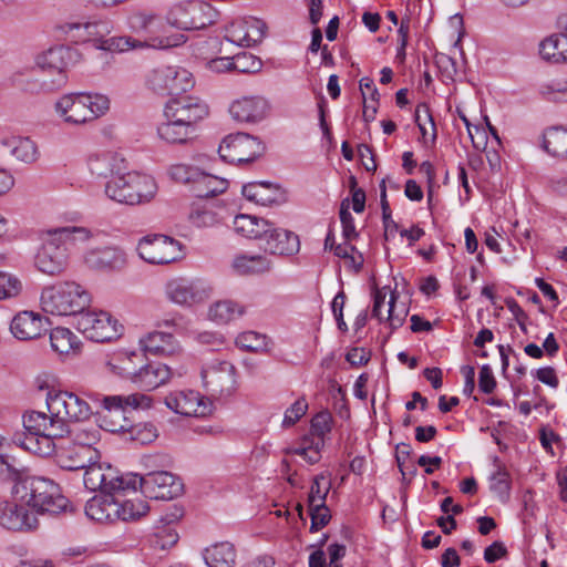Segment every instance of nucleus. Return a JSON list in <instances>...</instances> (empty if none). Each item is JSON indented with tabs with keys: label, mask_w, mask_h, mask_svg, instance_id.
I'll return each mask as SVG.
<instances>
[{
	"label": "nucleus",
	"mask_w": 567,
	"mask_h": 567,
	"mask_svg": "<svg viewBox=\"0 0 567 567\" xmlns=\"http://www.w3.org/2000/svg\"><path fill=\"white\" fill-rule=\"evenodd\" d=\"M49 415L31 411L23 416L25 435L51 434L52 436L70 433V422H80L90 417L91 408L72 392L59 391L47 399Z\"/></svg>",
	"instance_id": "f257e3e1"
},
{
	"label": "nucleus",
	"mask_w": 567,
	"mask_h": 567,
	"mask_svg": "<svg viewBox=\"0 0 567 567\" xmlns=\"http://www.w3.org/2000/svg\"><path fill=\"white\" fill-rule=\"evenodd\" d=\"M21 445L27 451L41 457L54 455L56 463L63 470H83L91 463L100 460L97 450H87L71 443L65 434L52 436L51 434L24 435Z\"/></svg>",
	"instance_id": "f03ea898"
},
{
	"label": "nucleus",
	"mask_w": 567,
	"mask_h": 567,
	"mask_svg": "<svg viewBox=\"0 0 567 567\" xmlns=\"http://www.w3.org/2000/svg\"><path fill=\"white\" fill-rule=\"evenodd\" d=\"M150 398L133 393L128 395H104L101 400L106 417H115L117 422L111 421L107 431L127 433L132 441L142 445L153 442L157 437V430L152 423L132 424L127 414L140 406H150Z\"/></svg>",
	"instance_id": "7ed1b4c3"
},
{
	"label": "nucleus",
	"mask_w": 567,
	"mask_h": 567,
	"mask_svg": "<svg viewBox=\"0 0 567 567\" xmlns=\"http://www.w3.org/2000/svg\"><path fill=\"white\" fill-rule=\"evenodd\" d=\"M17 501L38 513L58 515L72 511L59 484L42 476H25L12 488Z\"/></svg>",
	"instance_id": "20e7f679"
},
{
	"label": "nucleus",
	"mask_w": 567,
	"mask_h": 567,
	"mask_svg": "<svg viewBox=\"0 0 567 567\" xmlns=\"http://www.w3.org/2000/svg\"><path fill=\"white\" fill-rule=\"evenodd\" d=\"M87 238L89 230L83 227H60L42 231V246L34 258L35 267L49 276L61 275L68 267L65 240Z\"/></svg>",
	"instance_id": "39448f33"
},
{
	"label": "nucleus",
	"mask_w": 567,
	"mask_h": 567,
	"mask_svg": "<svg viewBox=\"0 0 567 567\" xmlns=\"http://www.w3.org/2000/svg\"><path fill=\"white\" fill-rule=\"evenodd\" d=\"M89 305V292L74 281L45 287L41 293L43 311L54 316H80Z\"/></svg>",
	"instance_id": "423d86ee"
},
{
	"label": "nucleus",
	"mask_w": 567,
	"mask_h": 567,
	"mask_svg": "<svg viewBox=\"0 0 567 567\" xmlns=\"http://www.w3.org/2000/svg\"><path fill=\"white\" fill-rule=\"evenodd\" d=\"M156 190V183L151 176L136 172L113 176L105 185L107 197L125 205L148 203L154 198Z\"/></svg>",
	"instance_id": "0eeeda50"
},
{
	"label": "nucleus",
	"mask_w": 567,
	"mask_h": 567,
	"mask_svg": "<svg viewBox=\"0 0 567 567\" xmlns=\"http://www.w3.org/2000/svg\"><path fill=\"white\" fill-rule=\"evenodd\" d=\"M110 109V100L102 94L70 93L63 95L55 110L64 122L73 125L91 122Z\"/></svg>",
	"instance_id": "6e6552de"
},
{
	"label": "nucleus",
	"mask_w": 567,
	"mask_h": 567,
	"mask_svg": "<svg viewBox=\"0 0 567 567\" xmlns=\"http://www.w3.org/2000/svg\"><path fill=\"white\" fill-rule=\"evenodd\" d=\"M216 11L202 0H188L174 4L167 13V22L179 30H200L215 22Z\"/></svg>",
	"instance_id": "1a4fd4ad"
},
{
	"label": "nucleus",
	"mask_w": 567,
	"mask_h": 567,
	"mask_svg": "<svg viewBox=\"0 0 567 567\" xmlns=\"http://www.w3.org/2000/svg\"><path fill=\"white\" fill-rule=\"evenodd\" d=\"M146 83L155 93L175 97L193 89L194 78L184 68L161 64L150 72Z\"/></svg>",
	"instance_id": "9d476101"
},
{
	"label": "nucleus",
	"mask_w": 567,
	"mask_h": 567,
	"mask_svg": "<svg viewBox=\"0 0 567 567\" xmlns=\"http://www.w3.org/2000/svg\"><path fill=\"white\" fill-rule=\"evenodd\" d=\"M265 150V144L258 137L247 133H236L223 140L218 153L227 163L245 164L259 158Z\"/></svg>",
	"instance_id": "9b49d317"
},
{
	"label": "nucleus",
	"mask_w": 567,
	"mask_h": 567,
	"mask_svg": "<svg viewBox=\"0 0 567 567\" xmlns=\"http://www.w3.org/2000/svg\"><path fill=\"white\" fill-rule=\"evenodd\" d=\"M137 252L148 264L166 265L182 258V244L165 235L143 237L137 245Z\"/></svg>",
	"instance_id": "f8f14e48"
},
{
	"label": "nucleus",
	"mask_w": 567,
	"mask_h": 567,
	"mask_svg": "<svg viewBox=\"0 0 567 567\" xmlns=\"http://www.w3.org/2000/svg\"><path fill=\"white\" fill-rule=\"evenodd\" d=\"M76 328L90 340L109 342L121 336L122 326L109 312H82L76 321Z\"/></svg>",
	"instance_id": "ddd939ff"
},
{
	"label": "nucleus",
	"mask_w": 567,
	"mask_h": 567,
	"mask_svg": "<svg viewBox=\"0 0 567 567\" xmlns=\"http://www.w3.org/2000/svg\"><path fill=\"white\" fill-rule=\"evenodd\" d=\"M76 56V50L64 45L51 48L38 55L37 66L53 75L49 81V87L56 90L65 83L66 70L75 61Z\"/></svg>",
	"instance_id": "4468645a"
},
{
	"label": "nucleus",
	"mask_w": 567,
	"mask_h": 567,
	"mask_svg": "<svg viewBox=\"0 0 567 567\" xmlns=\"http://www.w3.org/2000/svg\"><path fill=\"white\" fill-rule=\"evenodd\" d=\"M140 488L146 497L167 501L181 496L184 485L173 473L155 471L140 477Z\"/></svg>",
	"instance_id": "2eb2a0df"
},
{
	"label": "nucleus",
	"mask_w": 567,
	"mask_h": 567,
	"mask_svg": "<svg viewBox=\"0 0 567 567\" xmlns=\"http://www.w3.org/2000/svg\"><path fill=\"white\" fill-rule=\"evenodd\" d=\"M164 113L166 118H176L195 128L198 122L208 116L209 107L200 97L183 93L166 103Z\"/></svg>",
	"instance_id": "dca6fc26"
},
{
	"label": "nucleus",
	"mask_w": 567,
	"mask_h": 567,
	"mask_svg": "<svg viewBox=\"0 0 567 567\" xmlns=\"http://www.w3.org/2000/svg\"><path fill=\"white\" fill-rule=\"evenodd\" d=\"M166 406L184 416L204 417L212 413L213 403L196 391L172 392L165 398Z\"/></svg>",
	"instance_id": "f3484780"
},
{
	"label": "nucleus",
	"mask_w": 567,
	"mask_h": 567,
	"mask_svg": "<svg viewBox=\"0 0 567 567\" xmlns=\"http://www.w3.org/2000/svg\"><path fill=\"white\" fill-rule=\"evenodd\" d=\"M118 368L120 374L130 378L133 383L145 391L154 390L165 384L172 377L171 368L161 362H148L138 370H131L124 365H113Z\"/></svg>",
	"instance_id": "a211bd4d"
},
{
	"label": "nucleus",
	"mask_w": 567,
	"mask_h": 567,
	"mask_svg": "<svg viewBox=\"0 0 567 567\" xmlns=\"http://www.w3.org/2000/svg\"><path fill=\"white\" fill-rule=\"evenodd\" d=\"M167 298L179 306L192 307L209 298V289L198 281L177 278L168 281L165 287Z\"/></svg>",
	"instance_id": "6ab92c4d"
},
{
	"label": "nucleus",
	"mask_w": 567,
	"mask_h": 567,
	"mask_svg": "<svg viewBox=\"0 0 567 567\" xmlns=\"http://www.w3.org/2000/svg\"><path fill=\"white\" fill-rule=\"evenodd\" d=\"M261 243L264 251L271 255L292 256L300 249L298 235L290 230L276 227L272 223H269V227Z\"/></svg>",
	"instance_id": "aec40b11"
},
{
	"label": "nucleus",
	"mask_w": 567,
	"mask_h": 567,
	"mask_svg": "<svg viewBox=\"0 0 567 567\" xmlns=\"http://www.w3.org/2000/svg\"><path fill=\"white\" fill-rule=\"evenodd\" d=\"M83 484L91 492L100 491L101 494L113 492L114 486H120L116 471L110 466H104L99 461L85 466Z\"/></svg>",
	"instance_id": "412c9836"
},
{
	"label": "nucleus",
	"mask_w": 567,
	"mask_h": 567,
	"mask_svg": "<svg viewBox=\"0 0 567 567\" xmlns=\"http://www.w3.org/2000/svg\"><path fill=\"white\" fill-rule=\"evenodd\" d=\"M268 109V103L264 97L245 96L231 103L229 113L237 122L257 123L266 117Z\"/></svg>",
	"instance_id": "4be33fe9"
},
{
	"label": "nucleus",
	"mask_w": 567,
	"mask_h": 567,
	"mask_svg": "<svg viewBox=\"0 0 567 567\" xmlns=\"http://www.w3.org/2000/svg\"><path fill=\"white\" fill-rule=\"evenodd\" d=\"M118 496L107 492L95 495L85 505V514L99 523H114L120 520Z\"/></svg>",
	"instance_id": "5701e85b"
},
{
	"label": "nucleus",
	"mask_w": 567,
	"mask_h": 567,
	"mask_svg": "<svg viewBox=\"0 0 567 567\" xmlns=\"http://www.w3.org/2000/svg\"><path fill=\"white\" fill-rule=\"evenodd\" d=\"M86 266L99 271L121 270L126 265V255L115 247L92 249L84 256Z\"/></svg>",
	"instance_id": "b1692460"
},
{
	"label": "nucleus",
	"mask_w": 567,
	"mask_h": 567,
	"mask_svg": "<svg viewBox=\"0 0 567 567\" xmlns=\"http://www.w3.org/2000/svg\"><path fill=\"white\" fill-rule=\"evenodd\" d=\"M37 518L22 504L13 502L0 503V525L9 530L31 529Z\"/></svg>",
	"instance_id": "393cba45"
},
{
	"label": "nucleus",
	"mask_w": 567,
	"mask_h": 567,
	"mask_svg": "<svg viewBox=\"0 0 567 567\" xmlns=\"http://www.w3.org/2000/svg\"><path fill=\"white\" fill-rule=\"evenodd\" d=\"M241 194L258 205L270 206L286 200L285 192L270 182H251L243 186Z\"/></svg>",
	"instance_id": "a878e982"
},
{
	"label": "nucleus",
	"mask_w": 567,
	"mask_h": 567,
	"mask_svg": "<svg viewBox=\"0 0 567 567\" xmlns=\"http://www.w3.org/2000/svg\"><path fill=\"white\" fill-rule=\"evenodd\" d=\"M12 334L19 340H32L41 337L47 328L43 318L32 311H22L10 323Z\"/></svg>",
	"instance_id": "bb28decb"
},
{
	"label": "nucleus",
	"mask_w": 567,
	"mask_h": 567,
	"mask_svg": "<svg viewBox=\"0 0 567 567\" xmlns=\"http://www.w3.org/2000/svg\"><path fill=\"white\" fill-rule=\"evenodd\" d=\"M146 354L173 355L179 351V344L172 332L152 331L141 339Z\"/></svg>",
	"instance_id": "cd10ccee"
},
{
	"label": "nucleus",
	"mask_w": 567,
	"mask_h": 567,
	"mask_svg": "<svg viewBox=\"0 0 567 567\" xmlns=\"http://www.w3.org/2000/svg\"><path fill=\"white\" fill-rule=\"evenodd\" d=\"M182 516L183 512L176 509L175 513L166 515L161 519L162 525L156 526L154 533L148 538L152 548L166 550L177 544L179 537L172 523L178 520Z\"/></svg>",
	"instance_id": "c85d7f7f"
},
{
	"label": "nucleus",
	"mask_w": 567,
	"mask_h": 567,
	"mask_svg": "<svg viewBox=\"0 0 567 567\" xmlns=\"http://www.w3.org/2000/svg\"><path fill=\"white\" fill-rule=\"evenodd\" d=\"M235 367L227 361L220 362L218 368H212L203 375L206 388L213 392L223 394L229 392L236 382Z\"/></svg>",
	"instance_id": "c756f323"
},
{
	"label": "nucleus",
	"mask_w": 567,
	"mask_h": 567,
	"mask_svg": "<svg viewBox=\"0 0 567 567\" xmlns=\"http://www.w3.org/2000/svg\"><path fill=\"white\" fill-rule=\"evenodd\" d=\"M166 120L157 127V135L162 141L169 144H186L193 138L195 128L176 118Z\"/></svg>",
	"instance_id": "7c9ffc66"
},
{
	"label": "nucleus",
	"mask_w": 567,
	"mask_h": 567,
	"mask_svg": "<svg viewBox=\"0 0 567 567\" xmlns=\"http://www.w3.org/2000/svg\"><path fill=\"white\" fill-rule=\"evenodd\" d=\"M269 223V220L264 218L240 214L234 219V229L246 238L261 241L267 233Z\"/></svg>",
	"instance_id": "2f4dec72"
},
{
	"label": "nucleus",
	"mask_w": 567,
	"mask_h": 567,
	"mask_svg": "<svg viewBox=\"0 0 567 567\" xmlns=\"http://www.w3.org/2000/svg\"><path fill=\"white\" fill-rule=\"evenodd\" d=\"M227 187V179L199 171L192 189L196 197L209 198L223 194L226 192Z\"/></svg>",
	"instance_id": "473e14b6"
},
{
	"label": "nucleus",
	"mask_w": 567,
	"mask_h": 567,
	"mask_svg": "<svg viewBox=\"0 0 567 567\" xmlns=\"http://www.w3.org/2000/svg\"><path fill=\"white\" fill-rule=\"evenodd\" d=\"M204 559L208 567H233L236 561V550L228 542L217 543L204 550Z\"/></svg>",
	"instance_id": "72a5a7b5"
},
{
	"label": "nucleus",
	"mask_w": 567,
	"mask_h": 567,
	"mask_svg": "<svg viewBox=\"0 0 567 567\" xmlns=\"http://www.w3.org/2000/svg\"><path fill=\"white\" fill-rule=\"evenodd\" d=\"M233 268L237 274L259 275L271 269V261L264 255H238L233 260Z\"/></svg>",
	"instance_id": "f704fd0d"
},
{
	"label": "nucleus",
	"mask_w": 567,
	"mask_h": 567,
	"mask_svg": "<svg viewBox=\"0 0 567 567\" xmlns=\"http://www.w3.org/2000/svg\"><path fill=\"white\" fill-rule=\"evenodd\" d=\"M539 53L547 61L567 62V34L558 33L546 38L540 42Z\"/></svg>",
	"instance_id": "c9c22d12"
},
{
	"label": "nucleus",
	"mask_w": 567,
	"mask_h": 567,
	"mask_svg": "<svg viewBox=\"0 0 567 567\" xmlns=\"http://www.w3.org/2000/svg\"><path fill=\"white\" fill-rule=\"evenodd\" d=\"M122 159H118L113 154L93 155L89 159V168L91 173L97 177L106 178L111 176H117L121 172L120 164Z\"/></svg>",
	"instance_id": "e433bc0d"
},
{
	"label": "nucleus",
	"mask_w": 567,
	"mask_h": 567,
	"mask_svg": "<svg viewBox=\"0 0 567 567\" xmlns=\"http://www.w3.org/2000/svg\"><path fill=\"white\" fill-rule=\"evenodd\" d=\"M543 147L553 156L567 158V128L547 130L543 135Z\"/></svg>",
	"instance_id": "4c0bfd02"
},
{
	"label": "nucleus",
	"mask_w": 567,
	"mask_h": 567,
	"mask_svg": "<svg viewBox=\"0 0 567 567\" xmlns=\"http://www.w3.org/2000/svg\"><path fill=\"white\" fill-rule=\"evenodd\" d=\"M11 83L17 89L30 93L38 94L43 91H53L49 87L50 82L45 79H39L32 72H16L11 76Z\"/></svg>",
	"instance_id": "58836bf2"
},
{
	"label": "nucleus",
	"mask_w": 567,
	"mask_h": 567,
	"mask_svg": "<svg viewBox=\"0 0 567 567\" xmlns=\"http://www.w3.org/2000/svg\"><path fill=\"white\" fill-rule=\"evenodd\" d=\"M245 309L231 300H221L215 302L209 308V318L217 323L224 324L243 316Z\"/></svg>",
	"instance_id": "ea45409f"
},
{
	"label": "nucleus",
	"mask_w": 567,
	"mask_h": 567,
	"mask_svg": "<svg viewBox=\"0 0 567 567\" xmlns=\"http://www.w3.org/2000/svg\"><path fill=\"white\" fill-rule=\"evenodd\" d=\"M11 153L17 159L24 163H33L38 158V148L35 143L29 137H12L9 141Z\"/></svg>",
	"instance_id": "a19ab883"
},
{
	"label": "nucleus",
	"mask_w": 567,
	"mask_h": 567,
	"mask_svg": "<svg viewBox=\"0 0 567 567\" xmlns=\"http://www.w3.org/2000/svg\"><path fill=\"white\" fill-rule=\"evenodd\" d=\"M120 508V520H133L144 516L148 511L150 506L147 502L140 496L135 498L121 499L118 497Z\"/></svg>",
	"instance_id": "79ce46f5"
},
{
	"label": "nucleus",
	"mask_w": 567,
	"mask_h": 567,
	"mask_svg": "<svg viewBox=\"0 0 567 567\" xmlns=\"http://www.w3.org/2000/svg\"><path fill=\"white\" fill-rule=\"evenodd\" d=\"M494 463L497 467L496 472L491 476V489L496 493L502 501H505L509 496L511 491V475L506 467L502 464L498 457L494 458Z\"/></svg>",
	"instance_id": "37998d69"
},
{
	"label": "nucleus",
	"mask_w": 567,
	"mask_h": 567,
	"mask_svg": "<svg viewBox=\"0 0 567 567\" xmlns=\"http://www.w3.org/2000/svg\"><path fill=\"white\" fill-rule=\"evenodd\" d=\"M261 60L256 55L243 51L235 54L230 61H228L227 68L236 70L240 73H255L261 69Z\"/></svg>",
	"instance_id": "c03bdc74"
},
{
	"label": "nucleus",
	"mask_w": 567,
	"mask_h": 567,
	"mask_svg": "<svg viewBox=\"0 0 567 567\" xmlns=\"http://www.w3.org/2000/svg\"><path fill=\"white\" fill-rule=\"evenodd\" d=\"M65 436L75 445L87 450H96L94 445L99 442V431L94 427L76 426L70 429V433H65Z\"/></svg>",
	"instance_id": "a18cd8bd"
},
{
	"label": "nucleus",
	"mask_w": 567,
	"mask_h": 567,
	"mask_svg": "<svg viewBox=\"0 0 567 567\" xmlns=\"http://www.w3.org/2000/svg\"><path fill=\"white\" fill-rule=\"evenodd\" d=\"M50 341L52 349L60 353H69L74 347V336L66 328H55L50 333Z\"/></svg>",
	"instance_id": "49530a36"
},
{
	"label": "nucleus",
	"mask_w": 567,
	"mask_h": 567,
	"mask_svg": "<svg viewBox=\"0 0 567 567\" xmlns=\"http://www.w3.org/2000/svg\"><path fill=\"white\" fill-rule=\"evenodd\" d=\"M248 27L249 24H247V19L231 22L226 29L225 39L239 47L248 48Z\"/></svg>",
	"instance_id": "de8ad7c7"
},
{
	"label": "nucleus",
	"mask_w": 567,
	"mask_h": 567,
	"mask_svg": "<svg viewBox=\"0 0 567 567\" xmlns=\"http://www.w3.org/2000/svg\"><path fill=\"white\" fill-rule=\"evenodd\" d=\"M235 343L240 349L256 352L266 347V337L255 331H246L237 336Z\"/></svg>",
	"instance_id": "09e8293b"
},
{
	"label": "nucleus",
	"mask_w": 567,
	"mask_h": 567,
	"mask_svg": "<svg viewBox=\"0 0 567 567\" xmlns=\"http://www.w3.org/2000/svg\"><path fill=\"white\" fill-rule=\"evenodd\" d=\"M25 476L16 465V460L8 455H0V481L18 484Z\"/></svg>",
	"instance_id": "8fccbe9b"
},
{
	"label": "nucleus",
	"mask_w": 567,
	"mask_h": 567,
	"mask_svg": "<svg viewBox=\"0 0 567 567\" xmlns=\"http://www.w3.org/2000/svg\"><path fill=\"white\" fill-rule=\"evenodd\" d=\"M326 481L324 474H319L315 476L312 485L310 487L309 496H308V506L319 505L323 506L326 504L327 495L331 488L330 482H327L326 486H321V482Z\"/></svg>",
	"instance_id": "3c124183"
},
{
	"label": "nucleus",
	"mask_w": 567,
	"mask_h": 567,
	"mask_svg": "<svg viewBox=\"0 0 567 567\" xmlns=\"http://www.w3.org/2000/svg\"><path fill=\"white\" fill-rule=\"evenodd\" d=\"M21 289L22 284L16 276L0 271V300L17 297Z\"/></svg>",
	"instance_id": "603ef678"
},
{
	"label": "nucleus",
	"mask_w": 567,
	"mask_h": 567,
	"mask_svg": "<svg viewBox=\"0 0 567 567\" xmlns=\"http://www.w3.org/2000/svg\"><path fill=\"white\" fill-rule=\"evenodd\" d=\"M349 208H350L349 198H344L341 202L340 212H339L340 221L342 224V235L347 240H352V239H355L359 236V234L355 230L354 219H353L351 213L349 212Z\"/></svg>",
	"instance_id": "864d4df0"
},
{
	"label": "nucleus",
	"mask_w": 567,
	"mask_h": 567,
	"mask_svg": "<svg viewBox=\"0 0 567 567\" xmlns=\"http://www.w3.org/2000/svg\"><path fill=\"white\" fill-rule=\"evenodd\" d=\"M380 204L382 209L384 235L385 238H388L389 233H393L398 229V224L391 217V209L386 197V186L384 179L380 184Z\"/></svg>",
	"instance_id": "5fc2aeb1"
},
{
	"label": "nucleus",
	"mask_w": 567,
	"mask_h": 567,
	"mask_svg": "<svg viewBox=\"0 0 567 567\" xmlns=\"http://www.w3.org/2000/svg\"><path fill=\"white\" fill-rule=\"evenodd\" d=\"M198 173V168L185 164H176L169 168L172 179L178 183H190L192 186L195 185Z\"/></svg>",
	"instance_id": "6e6d98bb"
},
{
	"label": "nucleus",
	"mask_w": 567,
	"mask_h": 567,
	"mask_svg": "<svg viewBox=\"0 0 567 567\" xmlns=\"http://www.w3.org/2000/svg\"><path fill=\"white\" fill-rule=\"evenodd\" d=\"M309 514L311 518L310 532L315 533L329 524L331 519L330 511L326 504L323 506L312 505L309 506Z\"/></svg>",
	"instance_id": "4d7b16f0"
},
{
	"label": "nucleus",
	"mask_w": 567,
	"mask_h": 567,
	"mask_svg": "<svg viewBox=\"0 0 567 567\" xmlns=\"http://www.w3.org/2000/svg\"><path fill=\"white\" fill-rule=\"evenodd\" d=\"M331 413L327 410L320 411L311 420V433L318 439H322L331 431Z\"/></svg>",
	"instance_id": "13d9d810"
},
{
	"label": "nucleus",
	"mask_w": 567,
	"mask_h": 567,
	"mask_svg": "<svg viewBox=\"0 0 567 567\" xmlns=\"http://www.w3.org/2000/svg\"><path fill=\"white\" fill-rule=\"evenodd\" d=\"M308 410V403L303 398L298 399L289 409L286 410L282 420L284 427H290L296 424Z\"/></svg>",
	"instance_id": "bf43d9fd"
},
{
	"label": "nucleus",
	"mask_w": 567,
	"mask_h": 567,
	"mask_svg": "<svg viewBox=\"0 0 567 567\" xmlns=\"http://www.w3.org/2000/svg\"><path fill=\"white\" fill-rule=\"evenodd\" d=\"M135 47L136 41L134 39L130 37H117L102 40L99 48L112 52H123Z\"/></svg>",
	"instance_id": "052dcab7"
},
{
	"label": "nucleus",
	"mask_w": 567,
	"mask_h": 567,
	"mask_svg": "<svg viewBox=\"0 0 567 567\" xmlns=\"http://www.w3.org/2000/svg\"><path fill=\"white\" fill-rule=\"evenodd\" d=\"M478 388L485 394L492 393L496 388V380L488 364L483 365L480 370Z\"/></svg>",
	"instance_id": "680f3d73"
},
{
	"label": "nucleus",
	"mask_w": 567,
	"mask_h": 567,
	"mask_svg": "<svg viewBox=\"0 0 567 567\" xmlns=\"http://www.w3.org/2000/svg\"><path fill=\"white\" fill-rule=\"evenodd\" d=\"M303 445L296 449H289L286 453H292L302 456L309 464H316L320 461L321 454L318 451H312V445H309V439L303 437Z\"/></svg>",
	"instance_id": "e2e57ef3"
},
{
	"label": "nucleus",
	"mask_w": 567,
	"mask_h": 567,
	"mask_svg": "<svg viewBox=\"0 0 567 567\" xmlns=\"http://www.w3.org/2000/svg\"><path fill=\"white\" fill-rule=\"evenodd\" d=\"M248 27V47L260 42L265 35L266 24L258 19H247Z\"/></svg>",
	"instance_id": "0e129e2a"
},
{
	"label": "nucleus",
	"mask_w": 567,
	"mask_h": 567,
	"mask_svg": "<svg viewBox=\"0 0 567 567\" xmlns=\"http://www.w3.org/2000/svg\"><path fill=\"white\" fill-rule=\"evenodd\" d=\"M508 555L507 548L502 542H494L484 550V559L492 564L498 559L506 558Z\"/></svg>",
	"instance_id": "69168bd1"
},
{
	"label": "nucleus",
	"mask_w": 567,
	"mask_h": 567,
	"mask_svg": "<svg viewBox=\"0 0 567 567\" xmlns=\"http://www.w3.org/2000/svg\"><path fill=\"white\" fill-rule=\"evenodd\" d=\"M535 378L542 383L550 386L558 388L559 379L557 377L556 370L553 367H544L539 368L535 371Z\"/></svg>",
	"instance_id": "338daca9"
},
{
	"label": "nucleus",
	"mask_w": 567,
	"mask_h": 567,
	"mask_svg": "<svg viewBox=\"0 0 567 567\" xmlns=\"http://www.w3.org/2000/svg\"><path fill=\"white\" fill-rule=\"evenodd\" d=\"M505 305L508 308V310L513 313L515 317L520 330L526 333L527 327L525 321L527 320L528 316L527 313L522 309V307L517 303V301L513 298H507L505 300Z\"/></svg>",
	"instance_id": "774afa93"
}]
</instances>
